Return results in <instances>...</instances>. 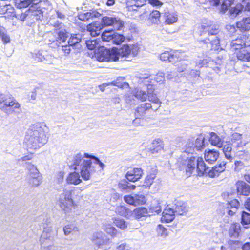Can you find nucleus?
<instances>
[{
    "instance_id": "f257e3e1",
    "label": "nucleus",
    "mask_w": 250,
    "mask_h": 250,
    "mask_svg": "<svg viewBox=\"0 0 250 250\" xmlns=\"http://www.w3.org/2000/svg\"><path fill=\"white\" fill-rule=\"evenodd\" d=\"M98 165L103 169L105 165L96 157L87 153L82 154L79 153L76 154L73 159V167L75 171L70 173L66 179L67 183L73 185H78L82 182V179L78 172L80 171L81 177L84 180H89L91 175L95 171L92 163Z\"/></svg>"
},
{
    "instance_id": "f03ea898",
    "label": "nucleus",
    "mask_w": 250,
    "mask_h": 250,
    "mask_svg": "<svg viewBox=\"0 0 250 250\" xmlns=\"http://www.w3.org/2000/svg\"><path fill=\"white\" fill-rule=\"evenodd\" d=\"M48 130L44 122L36 123L31 125L24 139L28 149L36 150L45 144L48 141Z\"/></svg>"
},
{
    "instance_id": "7ed1b4c3",
    "label": "nucleus",
    "mask_w": 250,
    "mask_h": 250,
    "mask_svg": "<svg viewBox=\"0 0 250 250\" xmlns=\"http://www.w3.org/2000/svg\"><path fill=\"white\" fill-rule=\"evenodd\" d=\"M200 36L204 38L201 39L200 42L209 44L211 49L218 50L219 49V40L216 36L218 29L213 25L210 21L203 22L200 27Z\"/></svg>"
},
{
    "instance_id": "20e7f679",
    "label": "nucleus",
    "mask_w": 250,
    "mask_h": 250,
    "mask_svg": "<svg viewBox=\"0 0 250 250\" xmlns=\"http://www.w3.org/2000/svg\"><path fill=\"white\" fill-rule=\"evenodd\" d=\"M183 167H180L182 169H185L188 176H189L193 170L195 168L201 173H208L209 168L207 167L202 157L196 158L191 156L188 160L186 165L183 166Z\"/></svg>"
},
{
    "instance_id": "39448f33",
    "label": "nucleus",
    "mask_w": 250,
    "mask_h": 250,
    "mask_svg": "<svg viewBox=\"0 0 250 250\" xmlns=\"http://www.w3.org/2000/svg\"><path fill=\"white\" fill-rule=\"evenodd\" d=\"M146 0H127L128 10L137 13L134 18H138L140 20L146 19L145 15L149 12L148 6L145 5Z\"/></svg>"
},
{
    "instance_id": "423d86ee",
    "label": "nucleus",
    "mask_w": 250,
    "mask_h": 250,
    "mask_svg": "<svg viewBox=\"0 0 250 250\" xmlns=\"http://www.w3.org/2000/svg\"><path fill=\"white\" fill-rule=\"evenodd\" d=\"M139 48L136 44L124 45L120 49L113 48V53L116 56L115 61H129L130 56H136L138 52Z\"/></svg>"
},
{
    "instance_id": "0eeeda50",
    "label": "nucleus",
    "mask_w": 250,
    "mask_h": 250,
    "mask_svg": "<svg viewBox=\"0 0 250 250\" xmlns=\"http://www.w3.org/2000/svg\"><path fill=\"white\" fill-rule=\"evenodd\" d=\"M72 189L65 188L59 195L58 202L60 207L65 212H69L74 206V202L72 198Z\"/></svg>"
},
{
    "instance_id": "6e6552de",
    "label": "nucleus",
    "mask_w": 250,
    "mask_h": 250,
    "mask_svg": "<svg viewBox=\"0 0 250 250\" xmlns=\"http://www.w3.org/2000/svg\"><path fill=\"white\" fill-rule=\"evenodd\" d=\"M20 104L11 95H5L1 94L0 96V109L7 112L10 107L12 112H16V110L20 109Z\"/></svg>"
},
{
    "instance_id": "1a4fd4ad",
    "label": "nucleus",
    "mask_w": 250,
    "mask_h": 250,
    "mask_svg": "<svg viewBox=\"0 0 250 250\" xmlns=\"http://www.w3.org/2000/svg\"><path fill=\"white\" fill-rule=\"evenodd\" d=\"M91 241L95 248L102 250H106L109 247L111 241L110 239L102 231H98L93 233Z\"/></svg>"
},
{
    "instance_id": "9d476101",
    "label": "nucleus",
    "mask_w": 250,
    "mask_h": 250,
    "mask_svg": "<svg viewBox=\"0 0 250 250\" xmlns=\"http://www.w3.org/2000/svg\"><path fill=\"white\" fill-rule=\"evenodd\" d=\"M196 151L194 141H188L184 146V152L177 160V164L179 167H183V166L186 165L188 160L191 157H190L189 154L192 155Z\"/></svg>"
},
{
    "instance_id": "9b49d317",
    "label": "nucleus",
    "mask_w": 250,
    "mask_h": 250,
    "mask_svg": "<svg viewBox=\"0 0 250 250\" xmlns=\"http://www.w3.org/2000/svg\"><path fill=\"white\" fill-rule=\"evenodd\" d=\"M113 48L111 50L106 49L104 47H99L95 51V56L97 60L100 62L104 61H115L116 56L113 53Z\"/></svg>"
},
{
    "instance_id": "f8f14e48",
    "label": "nucleus",
    "mask_w": 250,
    "mask_h": 250,
    "mask_svg": "<svg viewBox=\"0 0 250 250\" xmlns=\"http://www.w3.org/2000/svg\"><path fill=\"white\" fill-rule=\"evenodd\" d=\"M57 234V232L54 231L52 229L51 223H48L44 224L43 230L41 235L40 242L41 245H50L52 238Z\"/></svg>"
},
{
    "instance_id": "ddd939ff",
    "label": "nucleus",
    "mask_w": 250,
    "mask_h": 250,
    "mask_svg": "<svg viewBox=\"0 0 250 250\" xmlns=\"http://www.w3.org/2000/svg\"><path fill=\"white\" fill-rule=\"evenodd\" d=\"M102 22L105 26H112L115 30H121L124 23L118 17L105 16L102 18Z\"/></svg>"
},
{
    "instance_id": "4468645a",
    "label": "nucleus",
    "mask_w": 250,
    "mask_h": 250,
    "mask_svg": "<svg viewBox=\"0 0 250 250\" xmlns=\"http://www.w3.org/2000/svg\"><path fill=\"white\" fill-rule=\"evenodd\" d=\"M124 199L126 203L135 206L145 204L146 202L145 196L142 194L126 195Z\"/></svg>"
},
{
    "instance_id": "2eb2a0df",
    "label": "nucleus",
    "mask_w": 250,
    "mask_h": 250,
    "mask_svg": "<svg viewBox=\"0 0 250 250\" xmlns=\"http://www.w3.org/2000/svg\"><path fill=\"white\" fill-rule=\"evenodd\" d=\"M183 53L179 51H175L173 54H170L168 52H165L160 55L161 60L168 61L170 62H174L177 61L181 60L183 58Z\"/></svg>"
},
{
    "instance_id": "dca6fc26",
    "label": "nucleus",
    "mask_w": 250,
    "mask_h": 250,
    "mask_svg": "<svg viewBox=\"0 0 250 250\" xmlns=\"http://www.w3.org/2000/svg\"><path fill=\"white\" fill-rule=\"evenodd\" d=\"M235 208L230 210L229 207H228L226 204H222L219 205V206L217 210V213L221 216H225L223 219L226 223H229L230 220V218L235 214Z\"/></svg>"
},
{
    "instance_id": "f3484780",
    "label": "nucleus",
    "mask_w": 250,
    "mask_h": 250,
    "mask_svg": "<svg viewBox=\"0 0 250 250\" xmlns=\"http://www.w3.org/2000/svg\"><path fill=\"white\" fill-rule=\"evenodd\" d=\"M235 208L230 210L229 207H228L226 204H222L219 205V206L217 210V213L221 216H225L223 219L226 223H229L230 220V218L235 214Z\"/></svg>"
},
{
    "instance_id": "a211bd4d",
    "label": "nucleus",
    "mask_w": 250,
    "mask_h": 250,
    "mask_svg": "<svg viewBox=\"0 0 250 250\" xmlns=\"http://www.w3.org/2000/svg\"><path fill=\"white\" fill-rule=\"evenodd\" d=\"M54 26L56 28L55 34L57 35L59 41L60 42H65L69 35L65 25L62 23H60L56 24Z\"/></svg>"
},
{
    "instance_id": "6ab92c4d",
    "label": "nucleus",
    "mask_w": 250,
    "mask_h": 250,
    "mask_svg": "<svg viewBox=\"0 0 250 250\" xmlns=\"http://www.w3.org/2000/svg\"><path fill=\"white\" fill-rule=\"evenodd\" d=\"M246 36L240 35L237 38L233 39L230 43L231 48L232 50H240L244 48L246 45Z\"/></svg>"
},
{
    "instance_id": "aec40b11",
    "label": "nucleus",
    "mask_w": 250,
    "mask_h": 250,
    "mask_svg": "<svg viewBox=\"0 0 250 250\" xmlns=\"http://www.w3.org/2000/svg\"><path fill=\"white\" fill-rule=\"evenodd\" d=\"M143 174V170L141 168H134L127 172L125 177L128 181L134 182L140 179Z\"/></svg>"
},
{
    "instance_id": "412c9836",
    "label": "nucleus",
    "mask_w": 250,
    "mask_h": 250,
    "mask_svg": "<svg viewBox=\"0 0 250 250\" xmlns=\"http://www.w3.org/2000/svg\"><path fill=\"white\" fill-rule=\"evenodd\" d=\"M25 179L30 185L38 187L41 184L42 178L39 172H38L32 174H27Z\"/></svg>"
},
{
    "instance_id": "4be33fe9",
    "label": "nucleus",
    "mask_w": 250,
    "mask_h": 250,
    "mask_svg": "<svg viewBox=\"0 0 250 250\" xmlns=\"http://www.w3.org/2000/svg\"><path fill=\"white\" fill-rule=\"evenodd\" d=\"M229 142V144L236 148L243 147L247 143L242 140V134L237 132L232 134L230 141Z\"/></svg>"
},
{
    "instance_id": "5701e85b",
    "label": "nucleus",
    "mask_w": 250,
    "mask_h": 250,
    "mask_svg": "<svg viewBox=\"0 0 250 250\" xmlns=\"http://www.w3.org/2000/svg\"><path fill=\"white\" fill-rule=\"evenodd\" d=\"M101 15V14L96 10H90L86 12H80L78 15V18L82 21H86L99 17Z\"/></svg>"
},
{
    "instance_id": "b1692460",
    "label": "nucleus",
    "mask_w": 250,
    "mask_h": 250,
    "mask_svg": "<svg viewBox=\"0 0 250 250\" xmlns=\"http://www.w3.org/2000/svg\"><path fill=\"white\" fill-rule=\"evenodd\" d=\"M176 214L174 209L167 206L162 213L161 220L162 222L166 223L170 222L174 220Z\"/></svg>"
},
{
    "instance_id": "393cba45",
    "label": "nucleus",
    "mask_w": 250,
    "mask_h": 250,
    "mask_svg": "<svg viewBox=\"0 0 250 250\" xmlns=\"http://www.w3.org/2000/svg\"><path fill=\"white\" fill-rule=\"evenodd\" d=\"M236 53L238 60L244 62H250V45L245 46Z\"/></svg>"
},
{
    "instance_id": "a878e982",
    "label": "nucleus",
    "mask_w": 250,
    "mask_h": 250,
    "mask_svg": "<svg viewBox=\"0 0 250 250\" xmlns=\"http://www.w3.org/2000/svg\"><path fill=\"white\" fill-rule=\"evenodd\" d=\"M160 17V12L158 10H153L149 13L146 20L149 25H158L161 23Z\"/></svg>"
},
{
    "instance_id": "bb28decb",
    "label": "nucleus",
    "mask_w": 250,
    "mask_h": 250,
    "mask_svg": "<svg viewBox=\"0 0 250 250\" xmlns=\"http://www.w3.org/2000/svg\"><path fill=\"white\" fill-rule=\"evenodd\" d=\"M238 194L248 196L250 193V186L244 181H240L236 183Z\"/></svg>"
},
{
    "instance_id": "cd10ccee",
    "label": "nucleus",
    "mask_w": 250,
    "mask_h": 250,
    "mask_svg": "<svg viewBox=\"0 0 250 250\" xmlns=\"http://www.w3.org/2000/svg\"><path fill=\"white\" fill-rule=\"evenodd\" d=\"M103 25L101 22L96 21L90 24L87 26V30L90 32V34L93 37L99 35L101 33V30L103 28Z\"/></svg>"
},
{
    "instance_id": "c85d7f7f",
    "label": "nucleus",
    "mask_w": 250,
    "mask_h": 250,
    "mask_svg": "<svg viewBox=\"0 0 250 250\" xmlns=\"http://www.w3.org/2000/svg\"><path fill=\"white\" fill-rule=\"evenodd\" d=\"M226 163L224 162L221 163L218 166L212 167L211 169H208V174L209 177H214L219 175V173L224 171L225 169Z\"/></svg>"
},
{
    "instance_id": "c756f323",
    "label": "nucleus",
    "mask_w": 250,
    "mask_h": 250,
    "mask_svg": "<svg viewBox=\"0 0 250 250\" xmlns=\"http://www.w3.org/2000/svg\"><path fill=\"white\" fill-rule=\"evenodd\" d=\"M165 22L167 24H171L176 22L178 20V15L175 12H165L164 14Z\"/></svg>"
},
{
    "instance_id": "7c9ffc66",
    "label": "nucleus",
    "mask_w": 250,
    "mask_h": 250,
    "mask_svg": "<svg viewBox=\"0 0 250 250\" xmlns=\"http://www.w3.org/2000/svg\"><path fill=\"white\" fill-rule=\"evenodd\" d=\"M240 246L241 244L238 241L229 240L221 246L220 250H236Z\"/></svg>"
},
{
    "instance_id": "2f4dec72",
    "label": "nucleus",
    "mask_w": 250,
    "mask_h": 250,
    "mask_svg": "<svg viewBox=\"0 0 250 250\" xmlns=\"http://www.w3.org/2000/svg\"><path fill=\"white\" fill-rule=\"evenodd\" d=\"M219 153L216 150H209L205 153V160L209 163L215 162L219 157Z\"/></svg>"
},
{
    "instance_id": "473e14b6",
    "label": "nucleus",
    "mask_w": 250,
    "mask_h": 250,
    "mask_svg": "<svg viewBox=\"0 0 250 250\" xmlns=\"http://www.w3.org/2000/svg\"><path fill=\"white\" fill-rule=\"evenodd\" d=\"M15 4L20 9L27 7L31 4L37 5L41 0H15Z\"/></svg>"
},
{
    "instance_id": "72a5a7b5",
    "label": "nucleus",
    "mask_w": 250,
    "mask_h": 250,
    "mask_svg": "<svg viewBox=\"0 0 250 250\" xmlns=\"http://www.w3.org/2000/svg\"><path fill=\"white\" fill-rule=\"evenodd\" d=\"M152 105L150 103L142 104L138 106L136 110L135 116L138 117H143L145 114L146 111L152 108Z\"/></svg>"
},
{
    "instance_id": "f704fd0d",
    "label": "nucleus",
    "mask_w": 250,
    "mask_h": 250,
    "mask_svg": "<svg viewBox=\"0 0 250 250\" xmlns=\"http://www.w3.org/2000/svg\"><path fill=\"white\" fill-rule=\"evenodd\" d=\"M210 136L209 141L211 145L218 147H221L223 146V141L216 133L211 132L210 134Z\"/></svg>"
},
{
    "instance_id": "c9c22d12",
    "label": "nucleus",
    "mask_w": 250,
    "mask_h": 250,
    "mask_svg": "<svg viewBox=\"0 0 250 250\" xmlns=\"http://www.w3.org/2000/svg\"><path fill=\"white\" fill-rule=\"evenodd\" d=\"M237 27L241 31H247L250 29V17L243 19L237 22Z\"/></svg>"
},
{
    "instance_id": "e433bc0d",
    "label": "nucleus",
    "mask_w": 250,
    "mask_h": 250,
    "mask_svg": "<svg viewBox=\"0 0 250 250\" xmlns=\"http://www.w3.org/2000/svg\"><path fill=\"white\" fill-rule=\"evenodd\" d=\"M163 148V144L162 141L160 139L154 140L152 143L150 150L152 153L154 154L162 150Z\"/></svg>"
},
{
    "instance_id": "4c0bfd02",
    "label": "nucleus",
    "mask_w": 250,
    "mask_h": 250,
    "mask_svg": "<svg viewBox=\"0 0 250 250\" xmlns=\"http://www.w3.org/2000/svg\"><path fill=\"white\" fill-rule=\"evenodd\" d=\"M32 58L36 62H41L47 60V55L42 50L35 51L32 53Z\"/></svg>"
},
{
    "instance_id": "58836bf2",
    "label": "nucleus",
    "mask_w": 250,
    "mask_h": 250,
    "mask_svg": "<svg viewBox=\"0 0 250 250\" xmlns=\"http://www.w3.org/2000/svg\"><path fill=\"white\" fill-rule=\"evenodd\" d=\"M133 214L136 219H140L142 217L150 215L147 209L144 207L138 208L133 210Z\"/></svg>"
},
{
    "instance_id": "ea45409f",
    "label": "nucleus",
    "mask_w": 250,
    "mask_h": 250,
    "mask_svg": "<svg viewBox=\"0 0 250 250\" xmlns=\"http://www.w3.org/2000/svg\"><path fill=\"white\" fill-rule=\"evenodd\" d=\"M28 10L32 13L31 16H35V20H41L43 17V12L40 8H36L35 7L31 6Z\"/></svg>"
},
{
    "instance_id": "a19ab883",
    "label": "nucleus",
    "mask_w": 250,
    "mask_h": 250,
    "mask_svg": "<svg viewBox=\"0 0 250 250\" xmlns=\"http://www.w3.org/2000/svg\"><path fill=\"white\" fill-rule=\"evenodd\" d=\"M80 42L81 39L77 37V35H74L71 36L69 39L68 43L72 46V49H74L75 48L79 49L81 46V45L79 44Z\"/></svg>"
},
{
    "instance_id": "79ce46f5",
    "label": "nucleus",
    "mask_w": 250,
    "mask_h": 250,
    "mask_svg": "<svg viewBox=\"0 0 250 250\" xmlns=\"http://www.w3.org/2000/svg\"><path fill=\"white\" fill-rule=\"evenodd\" d=\"M231 146L230 144H226L224 146L223 149L225 157L230 161L233 159Z\"/></svg>"
},
{
    "instance_id": "37998d69",
    "label": "nucleus",
    "mask_w": 250,
    "mask_h": 250,
    "mask_svg": "<svg viewBox=\"0 0 250 250\" xmlns=\"http://www.w3.org/2000/svg\"><path fill=\"white\" fill-rule=\"evenodd\" d=\"M102 229L111 236L114 237L116 235L117 230L111 224L108 223L104 224L102 226Z\"/></svg>"
},
{
    "instance_id": "c03bdc74",
    "label": "nucleus",
    "mask_w": 250,
    "mask_h": 250,
    "mask_svg": "<svg viewBox=\"0 0 250 250\" xmlns=\"http://www.w3.org/2000/svg\"><path fill=\"white\" fill-rule=\"evenodd\" d=\"M244 8V6L241 4H237L235 7H231L229 10V13L231 17H236L240 13L242 12Z\"/></svg>"
},
{
    "instance_id": "a18cd8bd",
    "label": "nucleus",
    "mask_w": 250,
    "mask_h": 250,
    "mask_svg": "<svg viewBox=\"0 0 250 250\" xmlns=\"http://www.w3.org/2000/svg\"><path fill=\"white\" fill-rule=\"evenodd\" d=\"M133 95L137 99L142 101H146L147 97V93L140 89L135 90L133 93Z\"/></svg>"
},
{
    "instance_id": "49530a36",
    "label": "nucleus",
    "mask_w": 250,
    "mask_h": 250,
    "mask_svg": "<svg viewBox=\"0 0 250 250\" xmlns=\"http://www.w3.org/2000/svg\"><path fill=\"white\" fill-rule=\"evenodd\" d=\"M151 92H153V91L149 90L147 92V97L149 101H151L152 102L157 104L158 106L157 107H155L153 109L154 110H157L160 106L161 102L157 97L156 95L151 93Z\"/></svg>"
},
{
    "instance_id": "de8ad7c7",
    "label": "nucleus",
    "mask_w": 250,
    "mask_h": 250,
    "mask_svg": "<svg viewBox=\"0 0 250 250\" xmlns=\"http://www.w3.org/2000/svg\"><path fill=\"white\" fill-rule=\"evenodd\" d=\"M240 226L239 224L232 225L229 229V234L231 237H236L239 235Z\"/></svg>"
},
{
    "instance_id": "09e8293b",
    "label": "nucleus",
    "mask_w": 250,
    "mask_h": 250,
    "mask_svg": "<svg viewBox=\"0 0 250 250\" xmlns=\"http://www.w3.org/2000/svg\"><path fill=\"white\" fill-rule=\"evenodd\" d=\"M99 39H90L85 41V43L88 49L93 50L99 46Z\"/></svg>"
},
{
    "instance_id": "8fccbe9b",
    "label": "nucleus",
    "mask_w": 250,
    "mask_h": 250,
    "mask_svg": "<svg viewBox=\"0 0 250 250\" xmlns=\"http://www.w3.org/2000/svg\"><path fill=\"white\" fill-rule=\"evenodd\" d=\"M116 212L122 216L127 217L131 213V211L125 206H119L116 208Z\"/></svg>"
},
{
    "instance_id": "3c124183",
    "label": "nucleus",
    "mask_w": 250,
    "mask_h": 250,
    "mask_svg": "<svg viewBox=\"0 0 250 250\" xmlns=\"http://www.w3.org/2000/svg\"><path fill=\"white\" fill-rule=\"evenodd\" d=\"M0 38L3 43H7L10 42V37L7 34L6 30L2 27L0 28Z\"/></svg>"
},
{
    "instance_id": "603ef678",
    "label": "nucleus",
    "mask_w": 250,
    "mask_h": 250,
    "mask_svg": "<svg viewBox=\"0 0 250 250\" xmlns=\"http://www.w3.org/2000/svg\"><path fill=\"white\" fill-rule=\"evenodd\" d=\"M194 145L197 151L203 149L205 147L204 138L202 137L198 138L195 141H194Z\"/></svg>"
},
{
    "instance_id": "864d4df0",
    "label": "nucleus",
    "mask_w": 250,
    "mask_h": 250,
    "mask_svg": "<svg viewBox=\"0 0 250 250\" xmlns=\"http://www.w3.org/2000/svg\"><path fill=\"white\" fill-rule=\"evenodd\" d=\"M73 231H79L78 228L73 224H69L66 225L63 228V231L65 235H68Z\"/></svg>"
},
{
    "instance_id": "5fc2aeb1",
    "label": "nucleus",
    "mask_w": 250,
    "mask_h": 250,
    "mask_svg": "<svg viewBox=\"0 0 250 250\" xmlns=\"http://www.w3.org/2000/svg\"><path fill=\"white\" fill-rule=\"evenodd\" d=\"M157 235L159 236L165 238L168 236V233L167 229L162 225H158L156 229Z\"/></svg>"
},
{
    "instance_id": "6e6d98bb",
    "label": "nucleus",
    "mask_w": 250,
    "mask_h": 250,
    "mask_svg": "<svg viewBox=\"0 0 250 250\" xmlns=\"http://www.w3.org/2000/svg\"><path fill=\"white\" fill-rule=\"evenodd\" d=\"M155 178L156 175L154 173H151L149 175H147L145 178L143 186L149 187L154 182V180L155 179Z\"/></svg>"
},
{
    "instance_id": "4d7b16f0",
    "label": "nucleus",
    "mask_w": 250,
    "mask_h": 250,
    "mask_svg": "<svg viewBox=\"0 0 250 250\" xmlns=\"http://www.w3.org/2000/svg\"><path fill=\"white\" fill-rule=\"evenodd\" d=\"M114 222L117 227L123 230L125 229L127 227V223L124 219H115Z\"/></svg>"
},
{
    "instance_id": "13d9d810",
    "label": "nucleus",
    "mask_w": 250,
    "mask_h": 250,
    "mask_svg": "<svg viewBox=\"0 0 250 250\" xmlns=\"http://www.w3.org/2000/svg\"><path fill=\"white\" fill-rule=\"evenodd\" d=\"M125 40V37L121 34L118 33H113L112 42L116 44L121 43Z\"/></svg>"
},
{
    "instance_id": "bf43d9fd",
    "label": "nucleus",
    "mask_w": 250,
    "mask_h": 250,
    "mask_svg": "<svg viewBox=\"0 0 250 250\" xmlns=\"http://www.w3.org/2000/svg\"><path fill=\"white\" fill-rule=\"evenodd\" d=\"M228 207H229L230 210L235 208V214L237 211L238 208L239 206V202L237 199H233L230 202L226 203Z\"/></svg>"
},
{
    "instance_id": "052dcab7",
    "label": "nucleus",
    "mask_w": 250,
    "mask_h": 250,
    "mask_svg": "<svg viewBox=\"0 0 250 250\" xmlns=\"http://www.w3.org/2000/svg\"><path fill=\"white\" fill-rule=\"evenodd\" d=\"M25 167H26L27 170H28V172L27 174H32L33 173L39 172L38 169L34 165L32 164L31 163L27 162H25Z\"/></svg>"
},
{
    "instance_id": "680f3d73",
    "label": "nucleus",
    "mask_w": 250,
    "mask_h": 250,
    "mask_svg": "<svg viewBox=\"0 0 250 250\" xmlns=\"http://www.w3.org/2000/svg\"><path fill=\"white\" fill-rule=\"evenodd\" d=\"M113 34L111 31H104L102 35V39L103 41L110 42L112 40Z\"/></svg>"
},
{
    "instance_id": "e2e57ef3",
    "label": "nucleus",
    "mask_w": 250,
    "mask_h": 250,
    "mask_svg": "<svg viewBox=\"0 0 250 250\" xmlns=\"http://www.w3.org/2000/svg\"><path fill=\"white\" fill-rule=\"evenodd\" d=\"M241 223L243 224H250V214L246 212L243 211L242 214Z\"/></svg>"
},
{
    "instance_id": "0e129e2a",
    "label": "nucleus",
    "mask_w": 250,
    "mask_h": 250,
    "mask_svg": "<svg viewBox=\"0 0 250 250\" xmlns=\"http://www.w3.org/2000/svg\"><path fill=\"white\" fill-rule=\"evenodd\" d=\"M28 10H26L24 12H22L20 14H17L15 15L16 18L20 20L21 21H24L25 20H28Z\"/></svg>"
},
{
    "instance_id": "69168bd1",
    "label": "nucleus",
    "mask_w": 250,
    "mask_h": 250,
    "mask_svg": "<svg viewBox=\"0 0 250 250\" xmlns=\"http://www.w3.org/2000/svg\"><path fill=\"white\" fill-rule=\"evenodd\" d=\"M72 48V46L68 43V45H62L61 47L59 48V50H61L63 52L64 55H67L70 53Z\"/></svg>"
},
{
    "instance_id": "338daca9",
    "label": "nucleus",
    "mask_w": 250,
    "mask_h": 250,
    "mask_svg": "<svg viewBox=\"0 0 250 250\" xmlns=\"http://www.w3.org/2000/svg\"><path fill=\"white\" fill-rule=\"evenodd\" d=\"M177 215H183L186 211V208L183 205H177L174 209Z\"/></svg>"
},
{
    "instance_id": "774afa93",
    "label": "nucleus",
    "mask_w": 250,
    "mask_h": 250,
    "mask_svg": "<svg viewBox=\"0 0 250 250\" xmlns=\"http://www.w3.org/2000/svg\"><path fill=\"white\" fill-rule=\"evenodd\" d=\"M116 249L117 250H133L129 245L125 243L121 244L117 247Z\"/></svg>"
}]
</instances>
